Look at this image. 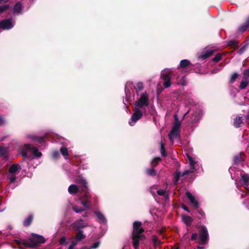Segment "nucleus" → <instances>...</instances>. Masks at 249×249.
<instances>
[{
	"mask_svg": "<svg viewBox=\"0 0 249 249\" xmlns=\"http://www.w3.org/2000/svg\"><path fill=\"white\" fill-rule=\"evenodd\" d=\"M78 182L79 184L78 187L76 185L71 184L68 188V192L71 195L75 194L79 191H82L84 193V196H80L77 200V203L80 202L83 207H79L76 205H73L72 207V210L76 213H79L88 209L89 208L91 201V197L89 195L87 183L85 179L83 178H80Z\"/></svg>",
	"mask_w": 249,
	"mask_h": 249,
	"instance_id": "1",
	"label": "nucleus"
},
{
	"mask_svg": "<svg viewBox=\"0 0 249 249\" xmlns=\"http://www.w3.org/2000/svg\"><path fill=\"white\" fill-rule=\"evenodd\" d=\"M188 114L191 115L190 119L188 120L190 123L194 124L197 122L201 117L199 110H188L187 112L181 113L179 110H178L174 115L175 122L168 135L171 142L173 143L174 140L178 137L181 122Z\"/></svg>",
	"mask_w": 249,
	"mask_h": 249,
	"instance_id": "2",
	"label": "nucleus"
},
{
	"mask_svg": "<svg viewBox=\"0 0 249 249\" xmlns=\"http://www.w3.org/2000/svg\"><path fill=\"white\" fill-rule=\"evenodd\" d=\"M143 229L142 227V223L139 221H135L133 223V231L132 233V244L135 249H138L139 241L144 238L143 232Z\"/></svg>",
	"mask_w": 249,
	"mask_h": 249,
	"instance_id": "3",
	"label": "nucleus"
},
{
	"mask_svg": "<svg viewBox=\"0 0 249 249\" xmlns=\"http://www.w3.org/2000/svg\"><path fill=\"white\" fill-rule=\"evenodd\" d=\"M32 237L28 240L22 241V243L25 246L32 248H35L40 244H43L45 242V239L43 236L33 233Z\"/></svg>",
	"mask_w": 249,
	"mask_h": 249,
	"instance_id": "4",
	"label": "nucleus"
},
{
	"mask_svg": "<svg viewBox=\"0 0 249 249\" xmlns=\"http://www.w3.org/2000/svg\"><path fill=\"white\" fill-rule=\"evenodd\" d=\"M187 158L189 160L190 169L185 170L182 174L180 172L177 173L175 176L176 183L178 181L180 177L183 176L189 173H193L196 170L197 162L194 160L193 158L189 155H187Z\"/></svg>",
	"mask_w": 249,
	"mask_h": 249,
	"instance_id": "5",
	"label": "nucleus"
},
{
	"mask_svg": "<svg viewBox=\"0 0 249 249\" xmlns=\"http://www.w3.org/2000/svg\"><path fill=\"white\" fill-rule=\"evenodd\" d=\"M135 105L138 107H147L149 105V96L146 92L141 94L140 97L135 101Z\"/></svg>",
	"mask_w": 249,
	"mask_h": 249,
	"instance_id": "6",
	"label": "nucleus"
},
{
	"mask_svg": "<svg viewBox=\"0 0 249 249\" xmlns=\"http://www.w3.org/2000/svg\"><path fill=\"white\" fill-rule=\"evenodd\" d=\"M171 74L172 71L169 69H164L161 72L160 77L164 81L163 85L166 88L169 87L171 85Z\"/></svg>",
	"mask_w": 249,
	"mask_h": 249,
	"instance_id": "7",
	"label": "nucleus"
},
{
	"mask_svg": "<svg viewBox=\"0 0 249 249\" xmlns=\"http://www.w3.org/2000/svg\"><path fill=\"white\" fill-rule=\"evenodd\" d=\"M200 244L201 245L206 244L208 240V232L207 228L203 226L199 231Z\"/></svg>",
	"mask_w": 249,
	"mask_h": 249,
	"instance_id": "8",
	"label": "nucleus"
},
{
	"mask_svg": "<svg viewBox=\"0 0 249 249\" xmlns=\"http://www.w3.org/2000/svg\"><path fill=\"white\" fill-rule=\"evenodd\" d=\"M87 223L85 222L82 219H79L74 221L71 225V228L75 231H82V229L88 227Z\"/></svg>",
	"mask_w": 249,
	"mask_h": 249,
	"instance_id": "9",
	"label": "nucleus"
},
{
	"mask_svg": "<svg viewBox=\"0 0 249 249\" xmlns=\"http://www.w3.org/2000/svg\"><path fill=\"white\" fill-rule=\"evenodd\" d=\"M142 112L141 110H136V111L132 115L130 120L129 121V124L131 126H133L135 123L142 116Z\"/></svg>",
	"mask_w": 249,
	"mask_h": 249,
	"instance_id": "10",
	"label": "nucleus"
},
{
	"mask_svg": "<svg viewBox=\"0 0 249 249\" xmlns=\"http://www.w3.org/2000/svg\"><path fill=\"white\" fill-rule=\"evenodd\" d=\"M13 27L12 19L11 18L0 21V29L8 30Z\"/></svg>",
	"mask_w": 249,
	"mask_h": 249,
	"instance_id": "11",
	"label": "nucleus"
},
{
	"mask_svg": "<svg viewBox=\"0 0 249 249\" xmlns=\"http://www.w3.org/2000/svg\"><path fill=\"white\" fill-rule=\"evenodd\" d=\"M24 147L27 150L31 151L35 157L37 158H40L41 157L42 153L38 151L37 147L33 146L30 144H25Z\"/></svg>",
	"mask_w": 249,
	"mask_h": 249,
	"instance_id": "12",
	"label": "nucleus"
},
{
	"mask_svg": "<svg viewBox=\"0 0 249 249\" xmlns=\"http://www.w3.org/2000/svg\"><path fill=\"white\" fill-rule=\"evenodd\" d=\"M215 52V50L213 49H206L202 52L201 54L199 56L198 58L202 60H205L209 57Z\"/></svg>",
	"mask_w": 249,
	"mask_h": 249,
	"instance_id": "13",
	"label": "nucleus"
},
{
	"mask_svg": "<svg viewBox=\"0 0 249 249\" xmlns=\"http://www.w3.org/2000/svg\"><path fill=\"white\" fill-rule=\"evenodd\" d=\"M186 196L188 199L189 200L191 204L196 209L198 208V203L197 201L196 200L194 196L192 195V194L190 192H186Z\"/></svg>",
	"mask_w": 249,
	"mask_h": 249,
	"instance_id": "14",
	"label": "nucleus"
},
{
	"mask_svg": "<svg viewBox=\"0 0 249 249\" xmlns=\"http://www.w3.org/2000/svg\"><path fill=\"white\" fill-rule=\"evenodd\" d=\"M20 169V166L18 164H14L10 167L9 169V173L16 174L18 172Z\"/></svg>",
	"mask_w": 249,
	"mask_h": 249,
	"instance_id": "15",
	"label": "nucleus"
},
{
	"mask_svg": "<svg viewBox=\"0 0 249 249\" xmlns=\"http://www.w3.org/2000/svg\"><path fill=\"white\" fill-rule=\"evenodd\" d=\"M7 178L10 181V187L12 189H14L15 187L16 174L9 173V175L7 176Z\"/></svg>",
	"mask_w": 249,
	"mask_h": 249,
	"instance_id": "16",
	"label": "nucleus"
},
{
	"mask_svg": "<svg viewBox=\"0 0 249 249\" xmlns=\"http://www.w3.org/2000/svg\"><path fill=\"white\" fill-rule=\"evenodd\" d=\"M22 9V3L20 1L17 2L13 8L14 14H20Z\"/></svg>",
	"mask_w": 249,
	"mask_h": 249,
	"instance_id": "17",
	"label": "nucleus"
},
{
	"mask_svg": "<svg viewBox=\"0 0 249 249\" xmlns=\"http://www.w3.org/2000/svg\"><path fill=\"white\" fill-rule=\"evenodd\" d=\"M241 179L243 181V185L246 188L249 185V174H244L241 175Z\"/></svg>",
	"mask_w": 249,
	"mask_h": 249,
	"instance_id": "18",
	"label": "nucleus"
},
{
	"mask_svg": "<svg viewBox=\"0 0 249 249\" xmlns=\"http://www.w3.org/2000/svg\"><path fill=\"white\" fill-rule=\"evenodd\" d=\"M95 214L97 216L98 221L100 223H106L107 222V220L105 217V216L101 212L98 211H95L94 212Z\"/></svg>",
	"mask_w": 249,
	"mask_h": 249,
	"instance_id": "19",
	"label": "nucleus"
},
{
	"mask_svg": "<svg viewBox=\"0 0 249 249\" xmlns=\"http://www.w3.org/2000/svg\"><path fill=\"white\" fill-rule=\"evenodd\" d=\"M193 66L191 62L187 59H183L180 61L178 68H186Z\"/></svg>",
	"mask_w": 249,
	"mask_h": 249,
	"instance_id": "20",
	"label": "nucleus"
},
{
	"mask_svg": "<svg viewBox=\"0 0 249 249\" xmlns=\"http://www.w3.org/2000/svg\"><path fill=\"white\" fill-rule=\"evenodd\" d=\"M243 123V120L241 117L238 116L236 117L233 122L234 126L238 128L241 126V124Z\"/></svg>",
	"mask_w": 249,
	"mask_h": 249,
	"instance_id": "21",
	"label": "nucleus"
},
{
	"mask_svg": "<svg viewBox=\"0 0 249 249\" xmlns=\"http://www.w3.org/2000/svg\"><path fill=\"white\" fill-rule=\"evenodd\" d=\"M85 237H86V235L84 234L83 231H78L75 235V239L78 242L85 239Z\"/></svg>",
	"mask_w": 249,
	"mask_h": 249,
	"instance_id": "22",
	"label": "nucleus"
},
{
	"mask_svg": "<svg viewBox=\"0 0 249 249\" xmlns=\"http://www.w3.org/2000/svg\"><path fill=\"white\" fill-rule=\"evenodd\" d=\"M29 138L32 139L34 141L37 142L40 144H42L44 142L43 137H39L36 136H29Z\"/></svg>",
	"mask_w": 249,
	"mask_h": 249,
	"instance_id": "23",
	"label": "nucleus"
},
{
	"mask_svg": "<svg viewBox=\"0 0 249 249\" xmlns=\"http://www.w3.org/2000/svg\"><path fill=\"white\" fill-rule=\"evenodd\" d=\"M245 154L244 153L241 154L239 155H237L234 157V161L235 163H239L241 160H245L244 158Z\"/></svg>",
	"mask_w": 249,
	"mask_h": 249,
	"instance_id": "24",
	"label": "nucleus"
},
{
	"mask_svg": "<svg viewBox=\"0 0 249 249\" xmlns=\"http://www.w3.org/2000/svg\"><path fill=\"white\" fill-rule=\"evenodd\" d=\"M182 219L183 222L186 225L190 224L193 221L192 218L189 216L182 215Z\"/></svg>",
	"mask_w": 249,
	"mask_h": 249,
	"instance_id": "25",
	"label": "nucleus"
},
{
	"mask_svg": "<svg viewBox=\"0 0 249 249\" xmlns=\"http://www.w3.org/2000/svg\"><path fill=\"white\" fill-rule=\"evenodd\" d=\"M11 7V5L9 4H4L0 6V14H2L6 11L9 10Z\"/></svg>",
	"mask_w": 249,
	"mask_h": 249,
	"instance_id": "26",
	"label": "nucleus"
},
{
	"mask_svg": "<svg viewBox=\"0 0 249 249\" xmlns=\"http://www.w3.org/2000/svg\"><path fill=\"white\" fill-rule=\"evenodd\" d=\"M238 41L236 40H231L228 42V45L232 48H236L238 47Z\"/></svg>",
	"mask_w": 249,
	"mask_h": 249,
	"instance_id": "27",
	"label": "nucleus"
},
{
	"mask_svg": "<svg viewBox=\"0 0 249 249\" xmlns=\"http://www.w3.org/2000/svg\"><path fill=\"white\" fill-rule=\"evenodd\" d=\"M60 152H61V154L64 156V157L66 159H68L69 152H68V150L67 148L63 147H61L60 148Z\"/></svg>",
	"mask_w": 249,
	"mask_h": 249,
	"instance_id": "28",
	"label": "nucleus"
},
{
	"mask_svg": "<svg viewBox=\"0 0 249 249\" xmlns=\"http://www.w3.org/2000/svg\"><path fill=\"white\" fill-rule=\"evenodd\" d=\"M249 84V81L247 79H245V80H243L241 82L239 88L241 89H245Z\"/></svg>",
	"mask_w": 249,
	"mask_h": 249,
	"instance_id": "29",
	"label": "nucleus"
},
{
	"mask_svg": "<svg viewBox=\"0 0 249 249\" xmlns=\"http://www.w3.org/2000/svg\"><path fill=\"white\" fill-rule=\"evenodd\" d=\"M33 219V216L30 215H29L24 221L23 222V225L25 226H28L30 225L32 222Z\"/></svg>",
	"mask_w": 249,
	"mask_h": 249,
	"instance_id": "30",
	"label": "nucleus"
},
{
	"mask_svg": "<svg viewBox=\"0 0 249 249\" xmlns=\"http://www.w3.org/2000/svg\"><path fill=\"white\" fill-rule=\"evenodd\" d=\"M143 89V84L142 82H138L136 85V90L137 92L141 91Z\"/></svg>",
	"mask_w": 249,
	"mask_h": 249,
	"instance_id": "31",
	"label": "nucleus"
},
{
	"mask_svg": "<svg viewBox=\"0 0 249 249\" xmlns=\"http://www.w3.org/2000/svg\"><path fill=\"white\" fill-rule=\"evenodd\" d=\"M160 153L161 155L164 157L167 156L165 150L164 149V144L162 142L160 143Z\"/></svg>",
	"mask_w": 249,
	"mask_h": 249,
	"instance_id": "32",
	"label": "nucleus"
},
{
	"mask_svg": "<svg viewBox=\"0 0 249 249\" xmlns=\"http://www.w3.org/2000/svg\"><path fill=\"white\" fill-rule=\"evenodd\" d=\"M0 155L4 157H7V149L5 147L0 148Z\"/></svg>",
	"mask_w": 249,
	"mask_h": 249,
	"instance_id": "33",
	"label": "nucleus"
},
{
	"mask_svg": "<svg viewBox=\"0 0 249 249\" xmlns=\"http://www.w3.org/2000/svg\"><path fill=\"white\" fill-rule=\"evenodd\" d=\"M222 58V55L220 53L217 54L213 59V61L215 63L218 62Z\"/></svg>",
	"mask_w": 249,
	"mask_h": 249,
	"instance_id": "34",
	"label": "nucleus"
},
{
	"mask_svg": "<svg viewBox=\"0 0 249 249\" xmlns=\"http://www.w3.org/2000/svg\"><path fill=\"white\" fill-rule=\"evenodd\" d=\"M238 76V74L236 72L233 73L231 77L230 82L231 83H233L236 80Z\"/></svg>",
	"mask_w": 249,
	"mask_h": 249,
	"instance_id": "35",
	"label": "nucleus"
},
{
	"mask_svg": "<svg viewBox=\"0 0 249 249\" xmlns=\"http://www.w3.org/2000/svg\"><path fill=\"white\" fill-rule=\"evenodd\" d=\"M146 173L148 175L154 176L156 175L155 171L153 169H147L146 170Z\"/></svg>",
	"mask_w": 249,
	"mask_h": 249,
	"instance_id": "36",
	"label": "nucleus"
},
{
	"mask_svg": "<svg viewBox=\"0 0 249 249\" xmlns=\"http://www.w3.org/2000/svg\"><path fill=\"white\" fill-rule=\"evenodd\" d=\"M160 160V158H154L151 162L152 166L154 167L156 166Z\"/></svg>",
	"mask_w": 249,
	"mask_h": 249,
	"instance_id": "37",
	"label": "nucleus"
},
{
	"mask_svg": "<svg viewBox=\"0 0 249 249\" xmlns=\"http://www.w3.org/2000/svg\"><path fill=\"white\" fill-rule=\"evenodd\" d=\"M133 85L130 82H127L125 85V92L126 94H127V93L129 91V89H128V88H130L131 89L132 88Z\"/></svg>",
	"mask_w": 249,
	"mask_h": 249,
	"instance_id": "38",
	"label": "nucleus"
},
{
	"mask_svg": "<svg viewBox=\"0 0 249 249\" xmlns=\"http://www.w3.org/2000/svg\"><path fill=\"white\" fill-rule=\"evenodd\" d=\"M249 26L248 25H247L246 24H245V23H244L243 25H242L239 30L240 32H245L247 30V29L248 28Z\"/></svg>",
	"mask_w": 249,
	"mask_h": 249,
	"instance_id": "39",
	"label": "nucleus"
},
{
	"mask_svg": "<svg viewBox=\"0 0 249 249\" xmlns=\"http://www.w3.org/2000/svg\"><path fill=\"white\" fill-rule=\"evenodd\" d=\"M100 245V242L99 241H97L94 243L92 246L90 247V249H95L98 248Z\"/></svg>",
	"mask_w": 249,
	"mask_h": 249,
	"instance_id": "40",
	"label": "nucleus"
},
{
	"mask_svg": "<svg viewBox=\"0 0 249 249\" xmlns=\"http://www.w3.org/2000/svg\"><path fill=\"white\" fill-rule=\"evenodd\" d=\"M243 75L245 79H247V78L249 77V69H247L244 71Z\"/></svg>",
	"mask_w": 249,
	"mask_h": 249,
	"instance_id": "41",
	"label": "nucleus"
},
{
	"mask_svg": "<svg viewBox=\"0 0 249 249\" xmlns=\"http://www.w3.org/2000/svg\"><path fill=\"white\" fill-rule=\"evenodd\" d=\"M157 193L160 196H164L166 194V191L164 190H159L157 191Z\"/></svg>",
	"mask_w": 249,
	"mask_h": 249,
	"instance_id": "42",
	"label": "nucleus"
},
{
	"mask_svg": "<svg viewBox=\"0 0 249 249\" xmlns=\"http://www.w3.org/2000/svg\"><path fill=\"white\" fill-rule=\"evenodd\" d=\"M66 242V238L65 236L62 237L59 240V243L60 245H64Z\"/></svg>",
	"mask_w": 249,
	"mask_h": 249,
	"instance_id": "43",
	"label": "nucleus"
},
{
	"mask_svg": "<svg viewBox=\"0 0 249 249\" xmlns=\"http://www.w3.org/2000/svg\"><path fill=\"white\" fill-rule=\"evenodd\" d=\"M247 47V45H244L243 46H242L240 49V50H239L238 51V53L239 54H241L245 50H246V48Z\"/></svg>",
	"mask_w": 249,
	"mask_h": 249,
	"instance_id": "44",
	"label": "nucleus"
},
{
	"mask_svg": "<svg viewBox=\"0 0 249 249\" xmlns=\"http://www.w3.org/2000/svg\"><path fill=\"white\" fill-rule=\"evenodd\" d=\"M52 156L54 159H56L59 156V152L57 151H53V152Z\"/></svg>",
	"mask_w": 249,
	"mask_h": 249,
	"instance_id": "45",
	"label": "nucleus"
},
{
	"mask_svg": "<svg viewBox=\"0 0 249 249\" xmlns=\"http://www.w3.org/2000/svg\"><path fill=\"white\" fill-rule=\"evenodd\" d=\"M5 123L4 118L2 116H0V126L3 125Z\"/></svg>",
	"mask_w": 249,
	"mask_h": 249,
	"instance_id": "46",
	"label": "nucleus"
},
{
	"mask_svg": "<svg viewBox=\"0 0 249 249\" xmlns=\"http://www.w3.org/2000/svg\"><path fill=\"white\" fill-rule=\"evenodd\" d=\"M78 242V241H77V240L76 239H75L74 240H72L71 242V245L75 247L77 244Z\"/></svg>",
	"mask_w": 249,
	"mask_h": 249,
	"instance_id": "47",
	"label": "nucleus"
},
{
	"mask_svg": "<svg viewBox=\"0 0 249 249\" xmlns=\"http://www.w3.org/2000/svg\"><path fill=\"white\" fill-rule=\"evenodd\" d=\"M197 233H194L192 234V235L191 240H195L197 238Z\"/></svg>",
	"mask_w": 249,
	"mask_h": 249,
	"instance_id": "48",
	"label": "nucleus"
},
{
	"mask_svg": "<svg viewBox=\"0 0 249 249\" xmlns=\"http://www.w3.org/2000/svg\"><path fill=\"white\" fill-rule=\"evenodd\" d=\"M10 0H0V4H2L3 3H7Z\"/></svg>",
	"mask_w": 249,
	"mask_h": 249,
	"instance_id": "49",
	"label": "nucleus"
},
{
	"mask_svg": "<svg viewBox=\"0 0 249 249\" xmlns=\"http://www.w3.org/2000/svg\"><path fill=\"white\" fill-rule=\"evenodd\" d=\"M154 188V187H152L151 188V190H150V192L151 193V194L154 196L155 195V192L153 190V189Z\"/></svg>",
	"mask_w": 249,
	"mask_h": 249,
	"instance_id": "50",
	"label": "nucleus"
},
{
	"mask_svg": "<svg viewBox=\"0 0 249 249\" xmlns=\"http://www.w3.org/2000/svg\"><path fill=\"white\" fill-rule=\"evenodd\" d=\"M244 23L249 27V17L248 18Z\"/></svg>",
	"mask_w": 249,
	"mask_h": 249,
	"instance_id": "51",
	"label": "nucleus"
},
{
	"mask_svg": "<svg viewBox=\"0 0 249 249\" xmlns=\"http://www.w3.org/2000/svg\"><path fill=\"white\" fill-rule=\"evenodd\" d=\"M153 240H154V244L156 246H157L159 244V242L155 238H154Z\"/></svg>",
	"mask_w": 249,
	"mask_h": 249,
	"instance_id": "52",
	"label": "nucleus"
},
{
	"mask_svg": "<svg viewBox=\"0 0 249 249\" xmlns=\"http://www.w3.org/2000/svg\"><path fill=\"white\" fill-rule=\"evenodd\" d=\"M183 209L187 212H189L188 208L186 206H183Z\"/></svg>",
	"mask_w": 249,
	"mask_h": 249,
	"instance_id": "53",
	"label": "nucleus"
},
{
	"mask_svg": "<svg viewBox=\"0 0 249 249\" xmlns=\"http://www.w3.org/2000/svg\"><path fill=\"white\" fill-rule=\"evenodd\" d=\"M74 246H72L71 245H70L69 247V248L68 249H74Z\"/></svg>",
	"mask_w": 249,
	"mask_h": 249,
	"instance_id": "54",
	"label": "nucleus"
},
{
	"mask_svg": "<svg viewBox=\"0 0 249 249\" xmlns=\"http://www.w3.org/2000/svg\"><path fill=\"white\" fill-rule=\"evenodd\" d=\"M246 119L249 122V114L245 116Z\"/></svg>",
	"mask_w": 249,
	"mask_h": 249,
	"instance_id": "55",
	"label": "nucleus"
},
{
	"mask_svg": "<svg viewBox=\"0 0 249 249\" xmlns=\"http://www.w3.org/2000/svg\"><path fill=\"white\" fill-rule=\"evenodd\" d=\"M197 248H198V249H205V248H204V247H200V246H198V247H197Z\"/></svg>",
	"mask_w": 249,
	"mask_h": 249,
	"instance_id": "56",
	"label": "nucleus"
},
{
	"mask_svg": "<svg viewBox=\"0 0 249 249\" xmlns=\"http://www.w3.org/2000/svg\"><path fill=\"white\" fill-rule=\"evenodd\" d=\"M246 190L248 192V193H249V187H246L245 188Z\"/></svg>",
	"mask_w": 249,
	"mask_h": 249,
	"instance_id": "57",
	"label": "nucleus"
},
{
	"mask_svg": "<svg viewBox=\"0 0 249 249\" xmlns=\"http://www.w3.org/2000/svg\"><path fill=\"white\" fill-rule=\"evenodd\" d=\"M15 241H16V242L17 243V244H20V241H18V240H16Z\"/></svg>",
	"mask_w": 249,
	"mask_h": 249,
	"instance_id": "58",
	"label": "nucleus"
},
{
	"mask_svg": "<svg viewBox=\"0 0 249 249\" xmlns=\"http://www.w3.org/2000/svg\"><path fill=\"white\" fill-rule=\"evenodd\" d=\"M235 185H236V187H237V188H238L239 185H238V183L236 182V180H235Z\"/></svg>",
	"mask_w": 249,
	"mask_h": 249,
	"instance_id": "59",
	"label": "nucleus"
},
{
	"mask_svg": "<svg viewBox=\"0 0 249 249\" xmlns=\"http://www.w3.org/2000/svg\"><path fill=\"white\" fill-rule=\"evenodd\" d=\"M88 213H86V214H85V215H83V216L84 217L88 216Z\"/></svg>",
	"mask_w": 249,
	"mask_h": 249,
	"instance_id": "60",
	"label": "nucleus"
},
{
	"mask_svg": "<svg viewBox=\"0 0 249 249\" xmlns=\"http://www.w3.org/2000/svg\"><path fill=\"white\" fill-rule=\"evenodd\" d=\"M229 171L231 172V170H233V168L232 167H230L229 169Z\"/></svg>",
	"mask_w": 249,
	"mask_h": 249,
	"instance_id": "61",
	"label": "nucleus"
},
{
	"mask_svg": "<svg viewBox=\"0 0 249 249\" xmlns=\"http://www.w3.org/2000/svg\"><path fill=\"white\" fill-rule=\"evenodd\" d=\"M241 197H242V198H244V196H243V195H242V196H241Z\"/></svg>",
	"mask_w": 249,
	"mask_h": 249,
	"instance_id": "62",
	"label": "nucleus"
},
{
	"mask_svg": "<svg viewBox=\"0 0 249 249\" xmlns=\"http://www.w3.org/2000/svg\"><path fill=\"white\" fill-rule=\"evenodd\" d=\"M158 93H160V90H159V89H158Z\"/></svg>",
	"mask_w": 249,
	"mask_h": 249,
	"instance_id": "63",
	"label": "nucleus"
},
{
	"mask_svg": "<svg viewBox=\"0 0 249 249\" xmlns=\"http://www.w3.org/2000/svg\"><path fill=\"white\" fill-rule=\"evenodd\" d=\"M176 249H178V248H177Z\"/></svg>",
	"mask_w": 249,
	"mask_h": 249,
	"instance_id": "64",
	"label": "nucleus"
}]
</instances>
